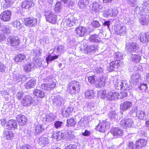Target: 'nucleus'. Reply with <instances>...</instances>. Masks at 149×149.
I'll use <instances>...</instances> for the list:
<instances>
[{
    "instance_id": "obj_24",
    "label": "nucleus",
    "mask_w": 149,
    "mask_h": 149,
    "mask_svg": "<svg viewBox=\"0 0 149 149\" xmlns=\"http://www.w3.org/2000/svg\"><path fill=\"white\" fill-rule=\"evenodd\" d=\"M105 83V78L103 77H100L97 79L95 85L97 87H101L104 86Z\"/></svg>"
},
{
    "instance_id": "obj_47",
    "label": "nucleus",
    "mask_w": 149,
    "mask_h": 149,
    "mask_svg": "<svg viewBox=\"0 0 149 149\" xmlns=\"http://www.w3.org/2000/svg\"><path fill=\"white\" fill-rule=\"evenodd\" d=\"M5 2L3 4L4 8H6L11 6L12 3V0H5Z\"/></svg>"
},
{
    "instance_id": "obj_27",
    "label": "nucleus",
    "mask_w": 149,
    "mask_h": 149,
    "mask_svg": "<svg viewBox=\"0 0 149 149\" xmlns=\"http://www.w3.org/2000/svg\"><path fill=\"white\" fill-rule=\"evenodd\" d=\"M4 137L7 140H10L14 138L15 134L12 131H6L3 132Z\"/></svg>"
},
{
    "instance_id": "obj_54",
    "label": "nucleus",
    "mask_w": 149,
    "mask_h": 149,
    "mask_svg": "<svg viewBox=\"0 0 149 149\" xmlns=\"http://www.w3.org/2000/svg\"><path fill=\"white\" fill-rule=\"evenodd\" d=\"M6 68L5 65L0 62V72H4Z\"/></svg>"
},
{
    "instance_id": "obj_33",
    "label": "nucleus",
    "mask_w": 149,
    "mask_h": 149,
    "mask_svg": "<svg viewBox=\"0 0 149 149\" xmlns=\"http://www.w3.org/2000/svg\"><path fill=\"white\" fill-rule=\"evenodd\" d=\"M116 88L118 89H120L121 90H126L127 88H128V87L127 85L125 84L124 85V84L121 82H119L116 83L115 85Z\"/></svg>"
},
{
    "instance_id": "obj_8",
    "label": "nucleus",
    "mask_w": 149,
    "mask_h": 149,
    "mask_svg": "<svg viewBox=\"0 0 149 149\" xmlns=\"http://www.w3.org/2000/svg\"><path fill=\"white\" fill-rule=\"evenodd\" d=\"M114 30L117 35L123 36L126 34V27L121 26L120 24L116 25Z\"/></svg>"
},
{
    "instance_id": "obj_22",
    "label": "nucleus",
    "mask_w": 149,
    "mask_h": 149,
    "mask_svg": "<svg viewBox=\"0 0 149 149\" xmlns=\"http://www.w3.org/2000/svg\"><path fill=\"white\" fill-rule=\"evenodd\" d=\"M46 19L48 22L53 24H55L57 21V15L51 13L46 17Z\"/></svg>"
},
{
    "instance_id": "obj_14",
    "label": "nucleus",
    "mask_w": 149,
    "mask_h": 149,
    "mask_svg": "<svg viewBox=\"0 0 149 149\" xmlns=\"http://www.w3.org/2000/svg\"><path fill=\"white\" fill-rule=\"evenodd\" d=\"M33 93V95L37 98L42 99L45 96L44 92L40 89H34Z\"/></svg>"
},
{
    "instance_id": "obj_3",
    "label": "nucleus",
    "mask_w": 149,
    "mask_h": 149,
    "mask_svg": "<svg viewBox=\"0 0 149 149\" xmlns=\"http://www.w3.org/2000/svg\"><path fill=\"white\" fill-rule=\"evenodd\" d=\"M37 19L34 17H30L24 19V23L26 26L33 27L37 25Z\"/></svg>"
},
{
    "instance_id": "obj_13",
    "label": "nucleus",
    "mask_w": 149,
    "mask_h": 149,
    "mask_svg": "<svg viewBox=\"0 0 149 149\" xmlns=\"http://www.w3.org/2000/svg\"><path fill=\"white\" fill-rule=\"evenodd\" d=\"M6 126L9 130H16L17 128V124L15 120L12 119L8 121Z\"/></svg>"
},
{
    "instance_id": "obj_52",
    "label": "nucleus",
    "mask_w": 149,
    "mask_h": 149,
    "mask_svg": "<svg viewBox=\"0 0 149 149\" xmlns=\"http://www.w3.org/2000/svg\"><path fill=\"white\" fill-rule=\"evenodd\" d=\"M147 88V86L146 84H141L139 86V88L140 90L143 91H146Z\"/></svg>"
},
{
    "instance_id": "obj_46",
    "label": "nucleus",
    "mask_w": 149,
    "mask_h": 149,
    "mask_svg": "<svg viewBox=\"0 0 149 149\" xmlns=\"http://www.w3.org/2000/svg\"><path fill=\"white\" fill-rule=\"evenodd\" d=\"M142 8L144 11L149 12V1H145L143 3Z\"/></svg>"
},
{
    "instance_id": "obj_64",
    "label": "nucleus",
    "mask_w": 149,
    "mask_h": 149,
    "mask_svg": "<svg viewBox=\"0 0 149 149\" xmlns=\"http://www.w3.org/2000/svg\"><path fill=\"white\" fill-rule=\"evenodd\" d=\"M52 59V56L50 55H48V56H47L46 58V62L48 64L49 62V61H52V60H51Z\"/></svg>"
},
{
    "instance_id": "obj_29",
    "label": "nucleus",
    "mask_w": 149,
    "mask_h": 149,
    "mask_svg": "<svg viewBox=\"0 0 149 149\" xmlns=\"http://www.w3.org/2000/svg\"><path fill=\"white\" fill-rule=\"evenodd\" d=\"M141 59V57L139 55L132 54L130 58V61L134 63H139Z\"/></svg>"
},
{
    "instance_id": "obj_12",
    "label": "nucleus",
    "mask_w": 149,
    "mask_h": 149,
    "mask_svg": "<svg viewBox=\"0 0 149 149\" xmlns=\"http://www.w3.org/2000/svg\"><path fill=\"white\" fill-rule=\"evenodd\" d=\"M74 110V108L70 106H68L67 108L62 109L61 114L63 117L67 118L72 115L71 113Z\"/></svg>"
},
{
    "instance_id": "obj_5",
    "label": "nucleus",
    "mask_w": 149,
    "mask_h": 149,
    "mask_svg": "<svg viewBox=\"0 0 149 149\" xmlns=\"http://www.w3.org/2000/svg\"><path fill=\"white\" fill-rule=\"evenodd\" d=\"M125 50L129 52H135L139 48L138 44L136 42H130L126 43Z\"/></svg>"
},
{
    "instance_id": "obj_42",
    "label": "nucleus",
    "mask_w": 149,
    "mask_h": 149,
    "mask_svg": "<svg viewBox=\"0 0 149 149\" xmlns=\"http://www.w3.org/2000/svg\"><path fill=\"white\" fill-rule=\"evenodd\" d=\"M35 132L36 134H40L44 130L42 126L40 124H38L36 125L35 129Z\"/></svg>"
},
{
    "instance_id": "obj_51",
    "label": "nucleus",
    "mask_w": 149,
    "mask_h": 149,
    "mask_svg": "<svg viewBox=\"0 0 149 149\" xmlns=\"http://www.w3.org/2000/svg\"><path fill=\"white\" fill-rule=\"evenodd\" d=\"M99 7V5L98 3L96 2L93 3L92 4V10L95 11H97L98 10Z\"/></svg>"
},
{
    "instance_id": "obj_50",
    "label": "nucleus",
    "mask_w": 149,
    "mask_h": 149,
    "mask_svg": "<svg viewBox=\"0 0 149 149\" xmlns=\"http://www.w3.org/2000/svg\"><path fill=\"white\" fill-rule=\"evenodd\" d=\"M58 140H61L64 138L65 135L63 132H61L58 131Z\"/></svg>"
},
{
    "instance_id": "obj_48",
    "label": "nucleus",
    "mask_w": 149,
    "mask_h": 149,
    "mask_svg": "<svg viewBox=\"0 0 149 149\" xmlns=\"http://www.w3.org/2000/svg\"><path fill=\"white\" fill-rule=\"evenodd\" d=\"M91 24L92 26L95 28H98L101 26L99 22L96 20H93L91 23Z\"/></svg>"
},
{
    "instance_id": "obj_57",
    "label": "nucleus",
    "mask_w": 149,
    "mask_h": 149,
    "mask_svg": "<svg viewBox=\"0 0 149 149\" xmlns=\"http://www.w3.org/2000/svg\"><path fill=\"white\" fill-rule=\"evenodd\" d=\"M77 146L74 144H70L65 149H76Z\"/></svg>"
},
{
    "instance_id": "obj_20",
    "label": "nucleus",
    "mask_w": 149,
    "mask_h": 149,
    "mask_svg": "<svg viewBox=\"0 0 149 149\" xmlns=\"http://www.w3.org/2000/svg\"><path fill=\"white\" fill-rule=\"evenodd\" d=\"M75 24L74 21L70 19L66 18L63 23V28L65 29L72 26Z\"/></svg>"
},
{
    "instance_id": "obj_23",
    "label": "nucleus",
    "mask_w": 149,
    "mask_h": 149,
    "mask_svg": "<svg viewBox=\"0 0 149 149\" xmlns=\"http://www.w3.org/2000/svg\"><path fill=\"white\" fill-rule=\"evenodd\" d=\"M97 49L94 45L87 46L84 49V53L85 54H92L95 52Z\"/></svg>"
},
{
    "instance_id": "obj_37",
    "label": "nucleus",
    "mask_w": 149,
    "mask_h": 149,
    "mask_svg": "<svg viewBox=\"0 0 149 149\" xmlns=\"http://www.w3.org/2000/svg\"><path fill=\"white\" fill-rule=\"evenodd\" d=\"M76 123V122L74 119L73 118H71L67 119L66 125L68 127H74Z\"/></svg>"
},
{
    "instance_id": "obj_19",
    "label": "nucleus",
    "mask_w": 149,
    "mask_h": 149,
    "mask_svg": "<svg viewBox=\"0 0 149 149\" xmlns=\"http://www.w3.org/2000/svg\"><path fill=\"white\" fill-rule=\"evenodd\" d=\"M132 106V103L129 101H125L121 103L120 105V109L122 111L127 110Z\"/></svg>"
},
{
    "instance_id": "obj_15",
    "label": "nucleus",
    "mask_w": 149,
    "mask_h": 149,
    "mask_svg": "<svg viewBox=\"0 0 149 149\" xmlns=\"http://www.w3.org/2000/svg\"><path fill=\"white\" fill-rule=\"evenodd\" d=\"M139 39L142 43H147L149 42V33H141L139 34Z\"/></svg>"
},
{
    "instance_id": "obj_36",
    "label": "nucleus",
    "mask_w": 149,
    "mask_h": 149,
    "mask_svg": "<svg viewBox=\"0 0 149 149\" xmlns=\"http://www.w3.org/2000/svg\"><path fill=\"white\" fill-rule=\"evenodd\" d=\"M145 113L144 111L141 110H139L136 112V116L139 119L144 120L145 119Z\"/></svg>"
},
{
    "instance_id": "obj_26",
    "label": "nucleus",
    "mask_w": 149,
    "mask_h": 149,
    "mask_svg": "<svg viewBox=\"0 0 149 149\" xmlns=\"http://www.w3.org/2000/svg\"><path fill=\"white\" fill-rule=\"evenodd\" d=\"M118 93L110 91L108 93V96L107 97V100L109 101L116 99L118 98Z\"/></svg>"
},
{
    "instance_id": "obj_40",
    "label": "nucleus",
    "mask_w": 149,
    "mask_h": 149,
    "mask_svg": "<svg viewBox=\"0 0 149 149\" xmlns=\"http://www.w3.org/2000/svg\"><path fill=\"white\" fill-rule=\"evenodd\" d=\"M88 82L91 84H95L97 81V77L93 75L89 76L88 77Z\"/></svg>"
},
{
    "instance_id": "obj_7",
    "label": "nucleus",
    "mask_w": 149,
    "mask_h": 149,
    "mask_svg": "<svg viewBox=\"0 0 149 149\" xmlns=\"http://www.w3.org/2000/svg\"><path fill=\"white\" fill-rule=\"evenodd\" d=\"M12 13L9 10L4 11L0 15V19L4 22L9 21L11 19Z\"/></svg>"
},
{
    "instance_id": "obj_44",
    "label": "nucleus",
    "mask_w": 149,
    "mask_h": 149,
    "mask_svg": "<svg viewBox=\"0 0 149 149\" xmlns=\"http://www.w3.org/2000/svg\"><path fill=\"white\" fill-rule=\"evenodd\" d=\"M87 3V0H80L78 3L79 8L82 9L85 8Z\"/></svg>"
},
{
    "instance_id": "obj_11",
    "label": "nucleus",
    "mask_w": 149,
    "mask_h": 149,
    "mask_svg": "<svg viewBox=\"0 0 149 149\" xmlns=\"http://www.w3.org/2000/svg\"><path fill=\"white\" fill-rule=\"evenodd\" d=\"M34 5L33 0H25L22 2L21 6L22 8L29 10Z\"/></svg>"
},
{
    "instance_id": "obj_2",
    "label": "nucleus",
    "mask_w": 149,
    "mask_h": 149,
    "mask_svg": "<svg viewBox=\"0 0 149 149\" xmlns=\"http://www.w3.org/2000/svg\"><path fill=\"white\" fill-rule=\"evenodd\" d=\"M123 65L124 63L122 61L116 59L109 63V65L107 67V69L109 72H112L120 68Z\"/></svg>"
},
{
    "instance_id": "obj_16",
    "label": "nucleus",
    "mask_w": 149,
    "mask_h": 149,
    "mask_svg": "<svg viewBox=\"0 0 149 149\" xmlns=\"http://www.w3.org/2000/svg\"><path fill=\"white\" fill-rule=\"evenodd\" d=\"M16 119L19 125L22 126L26 124L27 121L26 117L24 115L21 114L17 116Z\"/></svg>"
},
{
    "instance_id": "obj_30",
    "label": "nucleus",
    "mask_w": 149,
    "mask_h": 149,
    "mask_svg": "<svg viewBox=\"0 0 149 149\" xmlns=\"http://www.w3.org/2000/svg\"><path fill=\"white\" fill-rule=\"evenodd\" d=\"M146 143L147 141L145 140L142 139H139L136 141V148L137 149L138 148H141L142 147H144L146 145Z\"/></svg>"
},
{
    "instance_id": "obj_56",
    "label": "nucleus",
    "mask_w": 149,
    "mask_h": 149,
    "mask_svg": "<svg viewBox=\"0 0 149 149\" xmlns=\"http://www.w3.org/2000/svg\"><path fill=\"white\" fill-rule=\"evenodd\" d=\"M3 33L5 34H8L10 32V31L9 29L7 27L3 28L1 30Z\"/></svg>"
},
{
    "instance_id": "obj_41",
    "label": "nucleus",
    "mask_w": 149,
    "mask_h": 149,
    "mask_svg": "<svg viewBox=\"0 0 149 149\" xmlns=\"http://www.w3.org/2000/svg\"><path fill=\"white\" fill-rule=\"evenodd\" d=\"M62 8L61 3L60 2H57L54 8V9L55 12L59 13L61 11Z\"/></svg>"
},
{
    "instance_id": "obj_21",
    "label": "nucleus",
    "mask_w": 149,
    "mask_h": 149,
    "mask_svg": "<svg viewBox=\"0 0 149 149\" xmlns=\"http://www.w3.org/2000/svg\"><path fill=\"white\" fill-rule=\"evenodd\" d=\"M56 84L55 82H52L49 84H42L41 86L42 88L45 90H50L54 88Z\"/></svg>"
},
{
    "instance_id": "obj_55",
    "label": "nucleus",
    "mask_w": 149,
    "mask_h": 149,
    "mask_svg": "<svg viewBox=\"0 0 149 149\" xmlns=\"http://www.w3.org/2000/svg\"><path fill=\"white\" fill-rule=\"evenodd\" d=\"M62 123V122L59 121H56L54 124L55 127L56 128H58L61 126Z\"/></svg>"
},
{
    "instance_id": "obj_28",
    "label": "nucleus",
    "mask_w": 149,
    "mask_h": 149,
    "mask_svg": "<svg viewBox=\"0 0 149 149\" xmlns=\"http://www.w3.org/2000/svg\"><path fill=\"white\" fill-rule=\"evenodd\" d=\"M26 58V55L23 54H19L15 56L14 60L15 62H21Z\"/></svg>"
},
{
    "instance_id": "obj_38",
    "label": "nucleus",
    "mask_w": 149,
    "mask_h": 149,
    "mask_svg": "<svg viewBox=\"0 0 149 149\" xmlns=\"http://www.w3.org/2000/svg\"><path fill=\"white\" fill-rule=\"evenodd\" d=\"M23 67L24 71L28 73L31 72L32 69V63L27 62L23 66Z\"/></svg>"
},
{
    "instance_id": "obj_60",
    "label": "nucleus",
    "mask_w": 149,
    "mask_h": 149,
    "mask_svg": "<svg viewBox=\"0 0 149 149\" xmlns=\"http://www.w3.org/2000/svg\"><path fill=\"white\" fill-rule=\"evenodd\" d=\"M64 47L62 45H60L58 46L57 48V51L58 52H61L63 51Z\"/></svg>"
},
{
    "instance_id": "obj_1",
    "label": "nucleus",
    "mask_w": 149,
    "mask_h": 149,
    "mask_svg": "<svg viewBox=\"0 0 149 149\" xmlns=\"http://www.w3.org/2000/svg\"><path fill=\"white\" fill-rule=\"evenodd\" d=\"M81 89L79 82L73 80L69 82L67 87V92L71 95H75L79 93Z\"/></svg>"
},
{
    "instance_id": "obj_4",
    "label": "nucleus",
    "mask_w": 149,
    "mask_h": 149,
    "mask_svg": "<svg viewBox=\"0 0 149 149\" xmlns=\"http://www.w3.org/2000/svg\"><path fill=\"white\" fill-rule=\"evenodd\" d=\"M34 101L32 97L29 95L25 96L21 101V104L23 107H28L30 106Z\"/></svg>"
},
{
    "instance_id": "obj_9",
    "label": "nucleus",
    "mask_w": 149,
    "mask_h": 149,
    "mask_svg": "<svg viewBox=\"0 0 149 149\" xmlns=\"http://www.w3.org/2000/svg\"><path fill=\"white\" fill-rule=\"evenodd\" d=\"M107 127H108V125L107 122L105 121H103L98 123L95 129L97 131L103 133L105 132Z\"/></svg>"
},
{
    "instance_id": "obj_10",
    "label": "nucleus",
    "mask_w": 149,
    "mask_h": 149,
    "mask_svg": "<svg viewBox=\"0 0 149 149\" xmlns=\"http://www.w3.org/2000/svg\"><path fill=\"white\" fill-rule=\"evenodd\" d=\"M75 32L77 35L79 37L84 36L88 33L87 29L81 26L77 27L75 29Z\"/></svg>"
},
{
    "instance_id": "obj_17",
    "label": "nucleus",
    "mask_w": 149,
    "mask_h": 149,
    "mask_svg": "<svg viewBox=\"0 0 149 149\" xmlns=\"http://www.w3.org/2000/svg\"><path fill=\"white\" fill-rule=\"evenodd\" d=\"M133 123V121L131 119H123L120 122V125L123 127H131Z\"/></svg>"
},
{
    "instance_id": "obj_31",
    "label": "nucleus",
    "mask_w": 149,
    "mask_h": 149,
    "mask_svg": "<svg viewBox=\"0 0 149 149\" xmlns=\"http://www.w3.org/2000/svg\"><path fill=\"white\" fill-rule=\"evenodd\" d=\"M140 77V74L139 73H134L132 74L131 77V80L134 84H136L138 83Z\"/></svg>"
},
{
    "instance_id": "obj_49",
    "label": "nucleus",
    "mask_w": 149,
    "mask_h": 149,
    "mask_svg": "<svg viewBox=\"0 0 149 149\" xmlns=\"http://www.w3.org/2000/svg\"><path fill=\"white\" fill-rule=\"evenodd\" d=\"M52 101L53 104L57 105L60 103L61 100L58 97L56 96L52 100Z\"/></svg>"
},
{
    "instance_id": "obj_45",
    "label": "nucleus",
    "mask_w": 149,
    "mask_h": 149,
    "mask_svg": "<svg viewBox=\"0 0 149 149\" xmlns=\"http://www.w3.org/2000/svg\"><path fill=\"white\" fill-rule=\"evenodd\" d=\"M126 91H123L120 93H118V98L121 99L126 97L127 95V93Z\"/></svg>"
},
{
    "instance_id": "obj_18",
    "label": "nucleus",
    "mask_w": 149,
    "mask_h": 149,
    "mask_svg": "<svg viewBox=\"0 0 149 149\" xmlns=\"http://www.w3.org/2000/svg\"><path fill=\"white\" fill-rule=\"evenodd\" d=\"M36 84V80L35 79H31L27 81L24 86L25 89H30L34 88Z\"/></svg>"
},
{
    "instance_id": "obj_34",
    "label": "nucleus",
    "mask_w": 149,
    "mask_h": 149,
    "mask_svg": "<svg viewBox=\"0 0 149 149\" xmlns=\"http://www.w3.org/2000/svg\"><path fill=\"white\" fill-rule=\"evenodd\" d=\"M39 144L41 146H44L49 143V139L47 137L42 136L38 139Z\"/></svg>"
},
{
    "instance_id": "obj_63",
    "label": "nucleus",
    "mask_w": 149,
    "mask_h": 149,
    "mask_svg": "<svg viewBox=\"0 0 149 149\" xmlns=\"http://www.w3.org/2000/svg\"><path fill=\"white\" fill-rule=\"evenodd\" d=\"M0 120L1 121V124L2 126H4L6 123V119L5 118L2 119H1Z\"/></svg>"
},
{
    "instance_id": "obj_39",
    "label": "nucleus",
    "mask_w": 149,
    "mask_h": 149,
    "mask_svg": "<svg viewBox=\"0 0 149 149\" xmlns=\"http://www.w3.org/2000/svg\"><path fill=\"white\" fill-rule=\"evenodd\" d=\"M13 26L18 29H20L22 27V24L18 20H15L12 23Z\"/></svg>"
},
{
    "instance_id": "obj_6",
    "label": "nucleus",
    "mask_w": 149,
    "mask_h": 149,
    "mask_svg": "<svg viewBox=\"0 0 149 149\" xmlns=\"http://www.w3.org/2000/svg\"><path fill=\"white\" fill-rule=\"evenodd\" d=\"M8 42L11 47L16 48L20 44V39L17 36H10L8 39Z\"/></svg>"
},
{
    "instance_id": "obj_59",
    "label": "nucleus",
    "mask_w": 149,
    "mask_h": 149,
    "mask_svg": "<svg viewBox=\"0 0 149 149\" xmlns=\"http://www.w3.org/2000/svg\"><path fill=\"white\" fill-rule=\"evenodd\" d=\"M58 131L56 132H53L52 133V137L55 139H56L57 140L58 139Z\"/></svg>"
},
{
    "instance_id": "obj_43",
    "label": "nucleus",
    "mask_w": 149,
    "mask_h": 149,
    "mask_svg": "<svg viewBox=\"0 0 149 149\" xmlns=\"http://www.w3.org/2000/svg\"><path fill=\"white\" fill-rule=\"evenodd\" d=\"M85 97L88 99H91L93 97L94 95V92L93 90L87 91L85 92Z\"/></svg>"
},
{
    "instance_id": "obj_58",
    "label": "nucleus",
    "mask_w": 149,
    "mask_h": 149,
    "mask_svg": "<svg viewBox=\"0 0 149 149\" xmlns=\"http://www.w3.org/2000/svg\"><path fill=\"white\" fill-rule=\"evenodd\" d=\"M81 134L85 136H88L90 134V132L87 130H86L84 132L81 133Z\"/></svg>"
},
{
    "instance_id": "obj_53",
    "label": "nucleus",
    "mask_w": 149,
    "mask_h": 149,
    "mask_svg": "<svg viewBox=\"0 0 149 149\" xmlns=\"http://www.w3.org/2000/svg\"><path fill=\"white\" fill-rule=\"evenodd\" d=\"M30 145L26 144L19 147L17 149H30Z\"/></svg>"
},
{
    "instance_id": "obj_61",
    "label": "nucleus",
    "mask_w": 149,
    "mask_h": 149,
    "mask_svg": "<svg viewBox=\"0 0 149 149\" xmlns=\"http://www.w3.org/2000/svg\"><path fill=\"white\" fill-rule=\"evenodd\" d=\"M110 22L109 21H105L103 24V26H107L108 28H109Z\"/></svg>"
},
{
    "instance_id": "obj_62",
    "label": "nucleus",
    "mask_w": 149,
    "mask_h": 149,
    "mask_svg": "<svg viewBox=\"0 0 149 149\" xmlns=\"http://www.w3.org/2000/svg\"><path fill=\"white\" fill-rule=\"evenodd\" d=\"M23 95V94L22 92H18L16 95L17 97L18 100L21 99Z\"/></svg>"
},
{
    "instance_id": "obj_35",
    "label": "nucleus",
    "mask_w": 149,
    "mask_h": 149,
    "mask_svg": "<svg viewBox=\"0 0 149 149\" xmlns=\"http://www.w3.org/2000/svg\"><path fill=\"white\" fill-rule=\"evenodd\" d=\"M98 96L101 99L107 100L108 93H107L105 90H100L97 93Z\"/></svg>"
},
{
    "instance_id": "obj_25",
    "label": "nucleus",
    "mask_w": 149,
    "mask_h": 149,
    "mask_svg": "<svg viewBox=\"0 0 149 149\" xmlns=\"http://www.w3.org/2000/svg\"><path fill=\"white\" fill-rule=\"evenodd\" d=\"M110 132L113 136H122L123 134V131L117 127L112 128Z\"/></svg>"
},
{
    "instance_id": "obj_32",
    "label": "nucleus",
    "mask_w": 149,
    "mask_h": 149,
    "mask_svg": "<svg viewBox=\"0 0 149 149\" xmlns=\"http://www.w3.org/2000/svg\"><path fill=\"white\" fill-rule=\"evenodd\" d=\"M88 40L92 42H98L101 40V38L98 35L94 34L90 35L89 37Z\"/></svg>"
}]
</instances>
